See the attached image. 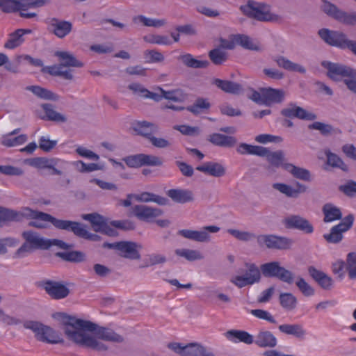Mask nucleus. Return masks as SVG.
<instances>
[{
  "label": "nucleus",
  "mask_w": 356,
  "mask_h": 356,
  "mask_svg": "<svg viewBox=\"0 0 356 356\" xmlns=\"http://www.w3.org/2000/svg\"><path fill=\"white\" fill-rule=\"evenodd\" d=\"M46 24L48 31L60 39L69 35L72 29V24L70 22L56 17L47 19Z\"/></svg>",
  "instance_id": "nucleus-16"
},
{
  "label": "nucleus",
  "mask_w": 356,
  "mask_h": 356,
  "mask_svg": "<svg viewBox=\"0 0 356 356\" xmlns=\"http://www.w3.org/2000/svg\"><path fill=\"white\" fill-rule=\"evenodd\" d=\"M0 8L6 13L17 12L19 11L18 0H0Z\"/></svg>",
  "instance_id": "nucleus-60"
},
{
  "label": "nucleus",
  "mask_w": 356,
  "mask_h": 356,
  "mask_svg": "<svg viewBox=\"0 0 356 356\" xmlns=\"http://www.w3.org/2000/svg\"><path fill=\"white\" fill-rule=\"evenodd\" d=\"M51 223L58 229L72 232L74 235L85 239L97 241L100 238L97 234L90 233L85 226L79 222L58 219L51 216Z\"/></svg>",
  "instance_id": "nucleus-7"
},
{
  "label": "nucleus",
  "mask_w": 356,
  "mask_h": 356,
  "mask_svg": "<svg viewBox=\"0 0 356 356\" xmlns=\"http://www.w3.org/2000/svg\"><path fill=\"white\" fill-rule=\"evenodd\" d=\"M133 214L139 220L149 221L151 219L160 216L162 211L144 204L135 205L132 207Z\"/></svg>",
  "instance_id": "nucleus-19"
},
{
  "label": "nucleus",
  "mask_w": 356,
  "mask_h": 356,
  "mask_svg": "<svg viewBox=\"0 0 356 356\" xmlns=\"http://www.w3.org/2000/svg\"><path fill=\"white\" fill-rule=\"evenodd\" d=\"M25 218L40 219L41 220L51 222V215L33 210L29 207L23 208L21 211H17L0 207V227L4 225L7 222H20Z\"/></svg>",
  "instance_id": "nucleus-2"
},
{
  "label": "nucleus",
  "mask_w": 356,
  "mask_h": 356,
  "mask_svg": "<svg viewBox=\"0 0 356 356\" xmlns=\"http://www.w3.org/2000/svg\"><path fill=\"white\" fill-rule=\"evenodd\" d=\"M259 270L265 277H275L288 284H292L295 280L294 273L282 266L279 261L261 264Z\"/></svg>",
  "instance_id": "nucleus-8"
},
{
  "label": "nucleus",
  "mask_w": 356,
  "mask_h": 356,
  "mask_svg": "<svg viewBox=\"0 0 356 356\" xmlns=\"http://www.w3.org/2000/svg\"><path fill=\"white\" fill-rule=\"evenodd\" d=\"M219 230L220 227L218 226L209 225L203 227L200 230L181 229L178 231V234L187 239L205 243L209 242L211 239L209 232L216 233Z\"/></svg>",
  "instance_id": "nucleus-13"
},
{
  "label": "nucleus",
  "mask_w": 356,
  "mask_h": 356,
  "mask_svg": "<svg viewBox=\"0 0 356 356\" xmlns=\"http://www.w3.org/2000/svg\"><path fill=\"white\" fill-rule=\"evenodd\" d=\"M278 329L280 332L300 340L305 339L307 334L303 325L300 323L282 324L279 325Z\"/></svg>",
  "instance_id": "nucleus-27"
},
{
  "label": "nucleus",
  "mask_w": 356,
  "mask_h": 356,
  "mask_svg": "<svg viewBox=\"0 0 356 356\" xmlns=\"http://www.w3.org/2000/svg\"><path fill=\"white\" fill-rule=\"evenodd\" d=\"M209 57L215 65H221L227 59V52L221 47H217L209 52Z\"/></svg>",
  "instance_id": "nucleus-52"
},
{
  "label": "nucleus",
  "mask_w": 356,
  "mask_h": 356,
  "mask_svg": "<svg viewBox=\"0 0 356 356\" xmlns=\"http://www.w3.org/2000/svg\"><path fill=\"white\" fill-rule=\"evenodd\" d=\"M318 34L325 43L342 49H348L356 56V41L348 39L343 32L324 28Z\"/></svg>",
  "instance_id": "nucleus-5"
},
{
  "label": "nucleus",
  "mask_w": 356,
  "mask_h": 356,
  "mask_svg": "<svg viewBox=\"0 0 356 356\" xmlns=\"http://www.w3.org/2000/svg\"><path fill=\"white\" fill-rule=\"evenodd\" d=\"M296 188H294L286 184L274 183L272 187L290 198H297L300 193H304L307 191V187L300 182H296Z\"/></svg>",
  "instance_id": "nucleus-21"
},
{
  "label": "nucleus",
  "mask_w": 356,
  "mask_h": 356,
  "mask_svg": "<svg viewBox=\"0 0 356 356\" xmlns=\"http://www.w3.org/2000/svg\"><path fill=\"white\" fill-rule=\"evenodd\" d=\"M266 154L263 156H266L271 165L278 167L282 163L284 159V154L282 151L270 152L266 148Z\"/></svg>",
  "instance_id": "nucleus-53"
},
{
  "label": "nucleus",
  "mask_w": 356,
  "mask_h": 356,
  "mask_svg": "<svg viewBox=\"0 0 356 356\" xmlns=\"http://www.w3.org/2000/svg\"><path fill=\"white\" fill-rule=\"evenodd\" d=\"M283 168L285 170H286L296 179L305 181H310L312 180L311 172L307 169L296 166L293 164L289 163H284Z\"/></svg>",
  "instance_id": "nucleus-31"
},
{
  "label": "nucleus",
  "mask_w": 356,
  "mask_h": 356,
  "mask_svg": "<svg viewBox=\"0 0 356 356\" xmlns=\"http://www.w3.org/2000/svg\"><path fill=\"white\" fill-rule=\"evenodd\" d=\"M210 107V104L206 99L202 98L197 99L195 102L188 106L187 110L193 114H199L205 109H208Z\"/></svg>",
  "instance_id": "nucleus-58"
},
{
  "label": "nucleus",
  "mask_w": 356,
  "mask_h": 356,
  "mask_svg": "<svg viewBox=\"0 0 356 356\" xmlns=\"http://www.w3.org/2000/svg\"><path fill=\"white\" fill-rule=\"evenodd\" d=\"M24 243L14 254V258H23L35 250H47L49 243L47 239L32 230L24 231L22 234Z\"/></svg>",
  "instance_id": "nucleus-4"
},
{
  "label": "nucleus",
  "mask_w": 356,
  "mask_h": 356,
  "mask_svg": "<svg viewBox=\"0 0 356 356\" xmlns=\"http://www.w3.org/2000/svg\"><path fill=\"white\" fill-rule=\"evenodd\" d=\"M325 155L327 158L326 163L335 168L341 169L344 172H347L348 170V165L343 161V160L336 154L332 153L329 149L325 150Z\"/></svg>",
  "instance_id": "nucleus-41"
},
{
  "label": "nucleus",
  "mask_w": 356,
  "mask_h": 356,
  "mask_svg": "<svg viewBox=\"0 0 356 356\" xmlns=\"http://www.w3.org/2000/svg\"><path fill=\"white\" fill-rule=\"evenodd\" d=\"M176 255L184 257L189 261H194L204 259V255L196 250H191L187 248H181L175 250Z\"/></svg>",
  "instance_id": "nucleus-46"
},
{
  "label": "nucleus",
  "mask_w": 356,
  "mask_h": 356,
  "mask_svg": "<svg viewBox=\"0 0 356 356\" xmlns=\"http://www.w3.org/2000/svg\"><path fill=\"white\" fill-rule=\"evenodd\" d=\"M337 17V21L346 25H354L356 23V12L348 13L341 10Z\"/></svg>",
  "instance_id": "nucleus-61"
},
{
  "label": "nucleus",
  "mask_w": 356,
  "mask_h": 356,
  "mask_svg": "<svg viewBox=\"0 0 356 356\" xmlns=\"http://www.w3.org/2000/svg\"><path fill=\"white\" fill-rule=\"evenodd\" d=\"M346 270L352 280L356 279V253L350 252L346 257Z\"/></svg>",
  "instance_id": "nucleus-57"
},
{
  "label": "nucleus",
  "mask_w": 356,
  "mask_h": 356,
  "mask_svg": "<svg viewBox=\"0 0 356 356\" xmlns=\"http://www.w3.org/2000/svg\"><path fill=\"white\" fill-rule=\"evenodd\" d=\"M49 2V0H18L19 10L26 11L29 8L42 7Z\"/></svg>",
  "instance_id": "nucleus-55"
},
{
  "label": "nucleus",
  "mask_w": 356,
  "mask_h": 356,
  "mask_svg": "<svg viewBox=\"0 0 356 356\" xmlns=\"http://www.w3.org/2000/svg\"><path fill=\"white\" fill-rule=\"evenodd\" d=\"M208 140L214 145L223 147H232L237 143L236 138L233 136L216 133L211 134Z\"/></svg>",
  "instance_id": "nucleus-32"
},
{
  "label": "nucleus",
  "mask_w": 356,
  "mask_h": 356,
  "mask_svg": "<svg viewBox=\"0 0 356 356\" xmlns=\"http://www.w3.org/2000/svg\"><path fill=\"white\" fill-rule=\"evenodd\" d=\"M55 56L59 58L60 65L64 67H82L83 63L69 51H56Z\"/></svg>",
  "instance_id": "nucleus-36"
},
{
  "label": "nucleus",
  "mask_w": 356,
  "mask_h": 356,
  "mask_svg": "<svg viewBox=\"0 0 356 356\" xmlns=\"http://www.w3.org/2000/svg\"><path fill=\"white\" fill-rule=\"evenodd\" d=\"M63 330L67 339L76 344L98 352H105L108 346L102 341L121 343L123 337L113 330L97 324L65 315Z\"/></svg>",
  "instance_id": "nucleus-1"
},
{
  "label": "nucleus",
  "mask_w": 356,
  "mask_h": 356,
  "mask_svg": "<svg viewBox=\"0 0 356 356\" xmlns=\"http://www.w3.org/2000/svg\"><path fill=\"white\" fill-rule=\"evenodd\" d=\"M227 233L234 236L238 241L243 242H250L254 239H257V236L253 232L247 231H241L235 229H228Z\"/></svg>",
  "instance_id": "nucleus-50"
},
{
  "label": "nucleus",
  "mask_w": 356,
  "mask_h": 356,
  "mask_svg": "<svg viewBox=\"0 0 356 356\" xmlns=\"http://www.w3.org/2000/svg\"><path fill=\"white\" fill-rule=\"evenodd\" d=\"M240 10L248 17L260 22H273L278 19L277 15L270 12L267 6L253 0H249L246 4L241 5Z\"/></svg>",
  "instance_id": "nucleus-6"
},
{
  "label": "nucleus",
  "mask_w": 356,
  "mask_h": 356,
  "mask_svg": "<svg viewBox=\"0 0 356 356\" xmlns=\"http://www.w3.org/2000/svg\"><path fill=\"white\" fill-rule=\"evenodd\" d=\"M27 140V136L21 134L17 136L4 135L2 136L1 143L5 147H11L24 144Z\"/></svg>",
  "instance_id": "nucleus-48"
},
{
  "label": "nucleus",
  "mask_w": 356,
  "mask_h": 356,
  "mask_svg": "<svg viewBox=\"0 0 356 356\" xmlns=\"http://www.w3.org/2000/svg\"><path fill=\"white\" fill-rule=\"evenodd\" d=\"M283 222L288 229H298L305 234H312L314 232L312 224L300 215H290L284 219Z\"/></svg>",
  "instance_id": "nucleus-18"
},
{
  "label": "nucleus",
  "mask_w": 356,
  "mask_h": 356,
  "mask_svg": "<svg viewBox=\"0 0 356 356\" xmlns=\"http://www.w3.org/2000/svg\"><path fill=\"white\" fill-rule=\"evenodd\" d=\"M23 326L26 329L31 330L38 341L48 344H58L64 342L60 333L41 322L26 321L23 323Z\"/></svg>",
  "instance_id": "nucleus-3"
},
{
  "label": "nucleus",
  "mask_w": 356,
  "mask_h": 356,
  "mask_svg": "<svg viewBox=\"0 0 356 356\" xmlns=\"http://www.w3.org/2000/svg\"><path fill=\"white\" fill-rule=\"evenodd\" d=\"M141 248V245L131 241H121L119 254L121 257L137 260L140 259V254L138 249Z\"/></svg>",
  "instance_id": "nucleus-25"
},
{
  "label": "nucleus",
  "mask_w": 356,
  "mask_h": 356,
  "mask_svg": "<svg viewBox=\"0 0 356 356\" xmlns=\"http://www.w3.org/2000/svg\"><path fill=\"white\" fill-rule=\"evenodd\" d=\"M257 242L261 245L264 244L268 248L279 250L288 249L293 244V241L291 239L275 235L258 236Z\"/></svg>",
  "instance_id": "nucleus-17"
},
{
  "label": "nucleus",
  "mask_w": 356,
  "mask_h": 356,
  "mask_svg": "<svg viewBox=\"0 0 356 356\" xmlns=\"http://www.w3.org/2000/svg\"><path fill=\"white\" fill-rule=\"evenodd\" d=\"M26 90L32 92L37 97L44 99H48V100H58V96L51 91L42 88L40 86H28L26 88Z\"/></svg>",
  "instance_id": "nucleus-42"
},
{
  "label": "nucleus",
  "mask_w": 356,
  "mask_h": 356,
  "mask_svg": "<svg viewBox=\"0 0 356 356\" xmlns=\"http://www.w3.org/2000/svg\"><path fill=\"white\" fill-rule=\"evenodd\" d=\"M126 165L131 168H138L143 166L142 154L129 155L122 159Z\"/></svg>",
  "instance_id": "nucleus-63"
},
{
  "label": "nucleus",
  "mask_w": 356,
  "mask_h": 356,
  "mask_svg": "<svg viewBox=\"0 0 356 356\" xmlns=\"http://www.w3.org/2000/svg\"><path fill=\"white\" fill-rule=\"evenodd\" d=\"M213 83L226 93L239 95L243 92L242 85L234 81L215 79Z\"/></svg>",
  "instance_id": "nucleus-28"
},
{
  "label": "nucleus",
  "mask_w": 356,
  "mask_h": 356,
  "mask_svg": "<svg viewBox=\"0 0 356 356\" xmlns=\"http://www.w3.org/2000/svg\"><path fill=\"white\" fill-rule=\"evenodd\" d=\"M284 95L282 90L272 88L263 89L264 104L269 106L273 104H280L284 101Z\"/></svg>",
  "instance_id": "nucleus-29"
},
{
  "label": "nucleus",
  "mask_w": 356,
  "mask_h": 356,
  "mask_svg": "<svg viewBox=\"0 0 356 356\" xmlns=\"http://www.w3.org/2000/svg\"><path fill=\"white\" fill-rule=\"evenodd\" d=\"M309 129L318 130L322 135L327 136L333 132V127L329 124H325L321 122H314L309 125Z\"/></svg>",
  "instance_id": "nucleus-64"
},
{
  "label": "nucleus",
  "mask_w": 356,
  "mask_h": 356,
  "mask_svg": "<svg viewBox=\"0 0 356 356\" xmlns=\"http://www.w3.org/2000/svg\"><path fill=\"white\" fill-rule=\"evenodd\" d=\"M31 165L38 168H47L52 170V175H62L63 170H68L70 163L65 160L59 159H47L45 158H35Z\"/></svg>",
  "instance_id": "nucleus-12"
},
{
  "label": "nucleus",
  "mask_w": 356,
  "mask_h": 356,
  "mask_svg": "<svg viewBox=\"0 0 356 356\" xmlns=\"http://www.w3.org/2000/svg\"><path fill=\"white\" fill-rule=\"evenodd\" d=\"M159 90L163 94V98L168 100L183 102L186 99V95L180 89L166 91L161 88H159Z\"/></svg>",
  "instance_id": "nucleus-47"
},
{
  "label": "nucleus",
  "mask_w": 356,
  "mask_h": 356,
  "mask_svg": "<svg viewBox=\"0 0 356 356\" xmlns=\"http://www.w3.org/2000/svg\"><path fill=\"white\" fill-rule=\"evenodd\" d=\"M321 65L327 70V76L334 81L348 77H356V70L349 66L327 60L323 61Z\"/></svg>",
  "instance_id": "nucleus-10"
},
{
  "label": "nucleus",
  "mask_w": 356,
  "mask_h": 356,
  "mask_svg": "<svg viewBox=\"0 0 356 356\" xmlns=\"http://www.w3.org/2000/svg\"><path fill=\"white\" fill-rule=\"evenodd\" d=\"M42 286L54 299L64 298L69 294V289L63 284L51 280L44 281Z\"/></svg>",
  "instance_id": "nucleus-20"
},
{
  "label": "nucleus",
  "mask_w": 356,
  "mask_h": 356,
  "mask_svg": "<svg viewBox=\"0 0 356 356\" xmlns=\"http://www.w3.org/2000/svg\"><path fill=\"white\" fill-rule=\"evenodd\" d=\"M310 276L324 289H330L332 285V280L323 271L318 270L314 266L308 268Z\"/></svg>",
  "instance_id": "nucleus-30"
},
{
  "label": "nucleus",
  "mask_w": 356,
  "mask_h": 356,
  "mask_svg": "<svg viewBox=\"0 0 356 356\" xmlns=\"http://www.w3.org/2000/svg\"><path fill=\"white\" fill-rule=\"evenodd\" d=\"M236 151L240 154H251L264 156L266 154V147L261 146L252 145L245 143L239 144Z\"/></svg>",
  "instance_id": "nucleus-39"
},
{
  "label": "nucleus",
  "mask_w": 356,
  "mask_h": 356,
  "mask_svg": "<svg viewBox=\"0 0 356 356\" xmlns=\"http://www.w3.org/2000/svg\"><path fill=\"white\" fill-rule=\"evenodd\" d=\"M254 337V343L259 348H273L277 344V339L273 333L264 329L259 330Z\"/></svg>",
  "instance_id": "nucleus-22"
},
{
  "label": "nucleus",
  "mask_w": 356,
  "mask_h": 356,
  "mask_svg": "<svg viewBox=\"0 0 356 356\" xmlns=\"http://www.w3.org/2000/svg\"><path fill=\"white\" fill-rule=\"evenodd\" d=\"M322 11L328 16L337 20V17H338L341 9H339L336 5L328 1L327 0H322Z\"/></svg>",
  "instance_id": "nucleus-56"
},
{
  "label": "nucleus",
  "mask_w": 356,
  "mask_h": 356,
  "mask_svg": "<svg viewBox=\"0 0 356 356\" xmlns=\"http://www.w3.org/2000/svg\"><path fill=\"white\" fill-rule=\"evenodd\" d=\"M294 282L296 286L304 296L311 297L314 295V289L307 283L303 277L300 276L295 277Z\"/></svg>",
  "instance_id": "nucleus-51"
},
{
  "label": "nucleus",
  "mask_w": 356,
  "mask_h": 356,
  "mask_svg": "<svg viewBox=\"0 0 356 356\" xmlns=\"http://www.w3.org/2000/svg\"><path fill=\"white\" fill-rule=\"evenodd\" d=\"M179 59L186 66L191 68H206L209 65V61L197 60L190 54L181 55Z\"/></svg>",
  "instance_id": "nucleus-43"
},
{
  "label": "nucleus",
  "mask_w": 356,
  "mask_h": 356,
  "mask_svg": "<svg viewBox=\"0 0 356 356\" xmlns=\"http://www.w3.org/2000/svg\"><path fill=\"white\" fill-rule=\"evenodd\" d=\"M168 348L181 356H216L212 348L195 343L185 346L180 343H170Z\"/></svg>",
  "instance_id": "nucleus-9"
},
{
  "label": "nucleus",
  "mask_w": 356,
  "mask_h": 356,
  "mask_svg": "<svg viewBox=\"0 0 356 356\" xmlns=\"http://www.w3.org/2000/svg\"><path fill=\"white\" fill-rule=\"evenodd\" d=\"M143 166H161L163 163L162 158L153 155L142 154Z\"/></svg>",
  "instance_id": "nucleus-59"
},
{
  "label": "nucleus",
  "mask_w": 356,
  "mask_h": 356,
  "mask_svg": "<svg viewBox=\"0 0 356 356\" xmlns=\"http://www.w3.org/2000/svg\"><path fill=\"white\" fill-rule=\"evenodd\" d=\"M144 41L150 44H156L161 45H170L172 41L167 35L149 34L143 37Z\"/></svg>",
  "instance_id": "nucleus-54"
},
{
  "label": "nucleus",
  "mask_w": 356,
  "mask_h": 356,
  "mask_svg": "<svg viewBox=\"0 0 356 356\" xmlns=\"http://www.w3.org/2000/svg\"><path fill=\"white\" fill-rule=\"evenodd\" d=\"M322 211L324 214L323 221L325 222H330L342 218L340 209L331 203L324 204Z\"/></svg>",
  "instance_id": "nucleus-37"
},
{
  "label": "nucleus",
  "mask_w": 356,
  "mask_h": 356,
  "mask_svg": "<svg viewBox=\"0 0 356 356\" xmlns=\"http://www.w3.org/2000/svg\"><path fill=\"white\" fill-rule=\"evenodd\" d=\"M134 23H142L145 26L149 27H161L166 24V20L164 19H154L148 18L144 15H138L133 17Z\"/></svg>",
  "instance_id": "nucleus-45"
},
{
  "label": "nucleus",
  "mask_w": 356,
  "mask_h": 356,
  "mask_svg": "<svg viewBox=\"0 0 356 356\" xmlns=\"http://www.w3.org/2000/svg\"><path fill=\"white\" fill-rule=\"evenodd\" d=\"M134 130L137 132L138 134L149 140L154 134L159 132V127L154 123L143 120L136 122L134 124Z\"/></svg>",
  "instance_id": "nucleus-26"
},
{
  "label": "nucleus",
  "mask_w": 356,
  "mask_h": 356,
  "mask_svg": "<svg viewBox=\"0 0 356 356\" xmlns=\"http://www.w3.org/2000/svg\"><path fill=\"white\" fill-rule=\"evenodd\" d=\"M323 238L327 243L337 244L342 241L343 236L336 227H334V226H333L330 229V233L323 234Z\"/></svg>",
  "instance_id": "nucleus-62"
},
{
  "label": "nucleus",
  "mask_w": 356,
  "mask_h": 356,
  "mask_svg": "<svg viewBox=\"0 0 356 356\" xmlns=\"http://www.w3.org/2000/svg\"><path fill=\"white\" fill-rule=\"evenodd\" d=\"M82 218L89 221L92 229L96 232H101L109 236L117 235V231L111 225H108L105 218L98 213H88L82 216Z\"/></svg>",
  "instance_id": "nucleus-14"
},
{
  "label": "nucleus",
  "mask_w": 356,
  "mask_h": 356,
  "mask_svg": "<svg viewBox=\"0 0 356 356\" xmlns=\"http://www.w3.org/2000/svg\"><path fill=\"white\" fill-rule=\"evenodd\" d=\"M167 195L174 201L178 203H186L193 200V192L186 189H170Z\"/></svg>",
  "instance_id": "nucleus-34"
},
{
  "label": "nucleus",
  "mask_w": 356,
  "mask_h": 356,
  "mask_svg": "<svg viewBox=\"0 0 356 356\" xmlns=\"http://www.w3.org/2000/svg\"><path fill=\"white\" fill-rule=\"evenodd\" d=\"M42 107L45 112V115L48 120L58 122H66V118L60 113H58L56 111H54L53 108V106L51 104H44L42 105Z\"/></svg>",
  "instance_id": "nucleus-49"
},
{
  "label": "nucleus",
  "mask_w": 356,
  "mask_h": 356,
  "mask_svg": "<svg viewBox=\"0 0 356 356\" xmlns=\"http://www.w3.org/2000/svg\"><path fill=\"white\" fill-rule=\"evenodd\" d=\"M273 60L280 67H282L286 70L297 72L301 74H305L306 72V69L305 67L300 64L295 63L282 56L275 57Z\"/></svg>",
  "instance_id": "nucleus-35"
},
{
  "label": "nucleus",
  "mask_w": 356,
  "mask_h": 356,
  "mask_svg": "<svg viewBox=\"0 0 356 356\" xmlns=\"http://www.w3.org/2000/svg\"><path fill=\"white\" fill-rule=\"evenodd\" d=\"M281 115L287 118H298L303 120H314L316 115L309 112L303 108L298 106L296 103L290 102L281 110Z\"/></svg>",
  "instance_id": "nucleus-15"
},
{
  "label": "nucleus",
  "mask_w": 356,
  "mask_h": 356,
  "mask_svg": "<svg viewBox=\"0 0 356 356\" xmlns=\"http://www.w3.org/2000/svg\"><path fill=\"white\" fill-rule=\"evenodd\" d=\"M280 306L286 311L294 310L298 305L297 298L291 293H281L279 296Z\"/></svg>",
  "instance_id": "nucleus-38"
},
{
  "label": "nucleus",
  "mask_w": 356,
  "mask_h": 356,
  "mask_svg": "<svg viewBox=\"0 0 356 356\" xmlns=\"http://www.w3.org/2000/svg\"><path fill=\"white\" fill-rule=\"evenodd\" d=\"M247 270L243 275L233 277L230 282L238 288L258 283L261 280V272L254 264H246Z\"/></svg>",
  "instance_id": "nucleus-11"
},
{
  "label": "nucleus",
  "mask_w": 356,
  "mask_h": 356,
  "mask_svg": "<svg viewBox=\"0 0 356 356\" xmlns=\"http://www.w3.org/2000/svg\"><path fill=\"white\" fill-rule=\"evenodd\" d=\"M196 170L214 177H221L226 174V169L222 164L213 161L205 162L196 167Z\"/></svg>",
  "instance_id": "nucleus-23"
},
{
  "label": "nucleus",
  "mask_w": 356,
  "mask_h": 356,
  "mask_svg": "<svg viewBox=\"0 0 356 356\" xmlns=\"http://www.w3.org/2000/svg\"><path fill=\"white\" fill-rule=\"evenodd\" d=\"M226 338L235 343H243L251 345L254 342V337L249 332L241 330H229L225 334Z\"/></svg>",
  "instance_id": "nucleus-24"
},
{
  "label": "nucleus",
  "mask_w": 356,
  "mask_h": 356,
  "mask_svg": "<svg viewBox=\"0 0 356 356\" xmlns=\"http://www.w3.org/2000/svg\"><path fill=\"white\" fill-rule=\"evenodd\" d=\"M56 256L64 261L79 263L85 261V254L80 251L58 252Z\"/></svg>",
  "instance_id": "nucleus-44"
},
{
  "label": "nucleus",
  "mask_w": 356,
  "mask_h": 356,
  "mask_svg": "<svg viewBox=\"0 0 356 356\" xmlns=\"http://www.w3.org/2000/svg\"><path fill=\"white\" fill-rule=\"evenodd\" d=\"M134 198L138 202H153L157 203L159 205H165L168 202V200L167 198L149 192H143L140 194L135 195Z\"/></svg>",
  "instance_id": "nucleus-40"
},
{
  "label": "nucleus",
  "mask_w": 356,
  "mask_h": 356,
  "mask_svg": "<svg viewBox=\"0 0 356 356\" xmlns=\"http://www.w3.org/2000/svg\"><path fill=\"white\" fill-rule=\"evenodd\" d=\"M30 29H19L9 35L7 42L4 44V47L9 49H15L19 47L24 41L23 38L26 33H31Z\"/></svg>",
  "instance_id": "nucleus-33"
}]
</instances>
